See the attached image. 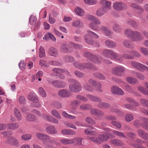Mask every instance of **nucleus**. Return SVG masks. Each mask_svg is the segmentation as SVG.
<instances>
[{"mask_svg":"<svg viewBox=\"0 0 148 148\" xmlns=\"http://www.w3.org/2000/svg\"><path fill=\"white\" fill-rule=\"evenodd\" d=\"M89 26L90 28L95 30H97L99 28V26L93 23H90L89 24Z\"/></svg>","mask_w":148,"mask_h":148,"instance_id":"nucleus-61","label":"nucleus"},{"mask_svg":"<svg viewBox=\"0 0 148 148\" xmlns=\"http://www.w3.org/2000/svg\"><path fill=\"white\" fill-rule=\"evenodd\" d=\"M113 58L117 61H121L124 58L131 59L134 58L133 56H113Z\"/></svg>","mask_w":148,"mask_h":148,"instance_id":"nucleus-31","label":"nucleus"},{"mask_svg":"<svg viewBox=\"0 0 148 148\" xmlns=\"http://www.w3.org/2000/svg\"><path fill=\"white\" fill-rule=\"evenodd\" d=\"M73 64L76 67L81 70H84L86 69H89L93 70H97V67L93 66L91 64L89 63H81L79 62H74Z\"/></svg>","mask_w":148,"mask_h":148,"instance_id":"nucleus-4","label":"nucleus"},{"mask_svg":"<svg viewBox=\"0 0 148 148\" xmlns=\"http://www.w3.org/2000/svg\"><path fill=\"white\" fill-rule=\"evenodd\" d=\"M86 96L90 100L93 101L100 103L102 101L101 99L92 95L87 94Z\"/></svg>","mask_w":148,"mask_h":148,"instance_id":"nucleus-19","label":"nucleus"},{"mask_svg":"<svg viewBox=\"0 0 148 148\" xmlns=\"http://www.w3.org/2000/svg\"><path fill=\"white\" fill-rule=\"evenodd\" d=\"M61 132L63 134L66 135H75L76 134V132L75 131L66 129L61 130Z\"/></svg>","mask_w":148,"mask_h":148,"instance_id":"nucleus-24","label":"nucleus"},{"mask_svg":"<svg viewBox=\"0 0 148 148\" xmlns=\"http://www.w3.org/2000/svg\"><path fill=\"white\" fill-rule=\"evenodd\" d=\"M126 80L128 82L132 84L135 83L137 82V80L136 78L130 77H127Z\"/></svg>","mask_w":148,"mask_h":148,"instance_id":"nucleus-54","label":"nucleus"},{"mask_svg":"<svg viewBox=\"0 0 148 148\" xmlns=\"http://www.w3.org/2000/svg\"><path fill=\"white\" fill-rule=\"evenodd\" d=\"M101 5L103 6V8L107 11L108 10H110V7L111 5V3L110 2L106 0H102L101 1Z\"/></svg>","mask_w":148,"mask_h":148,"instance_id":"nucleus-26","label":"nucleus"},{"mask_svg":"<svg viewBox=\"0 0 148 148\" xmlns=\"http://www.w3.org/2000/svg\"><path fill=\"white\" fill-rule=\"evenodd\" d=\"M61 51L64 53H70L73 51V47L70 46V43L68 44H63L60 47Z\"/></svg>","mask_w":148,"mask_h":148,"instance_id":"nucleus-12","label":"nucleus"},{"mask_svg":"<svg viewBox=\"0 0 148 148\" xmlns=\"http://www.w3.org/2000/svg\"><path fill=\"white\" fill-rule=\"evenodd\" d=\"M89 59L91 61L99 64L101 63L102 59L100 56H89Z\"/></svg>","mask_w":148,"mask_h":148,"instance_id":"nucleus-22","label":"nucleus"},{"mask_svg":"<svg viewBox=\"0 0 148 148\" xmlns=\"http://www.w3.org/2000/svg\"><path fill=\"white\" fill-rule=\"evenodd\" d=\"M112 133L113 134L119 137H122L123 138H126V136L124 135L123 134L122 132L115 130L113 131Z\"/></svg>","mask_w":148,"mask_h":148,"instance_id":"nucleus-51","label":"nucleus"},{"mask_svg":"<svg viewBox=\"0 0 148 148\" xmlns=\"http://www.w3.org/2000/svg\"><path fill=\"white\" fill-rule=\"evenodd\" d=\"M28 99L33 102L32 106L36 107H40V105L39 103V100L38 97L34 93H31L28 95Z\"/></svg>","mask_w":148,"mask_h":148,"instance_id":"nucleus-8","label":"nucleus"},{"mask_svg":"<svg viewBox=\"0 0 148 148\" xmlns=\"http://www.w3.org/2000/svg\"><path fill=\"white\" fill-rule=\"evenodd\" d=\"M131 64L133 67L140 71H143L144 70H148V67L140 63H138L135 62H131Z\"/></svg>","mask_w":148,"mask_h":148,"instance_id":"nucleus-14","label":"nucleus"},{"mask_svg":"<svg viewBox=\"0 0 148 148\" xmlns=\"http://www.w3.org/2000/svg\"><path fill=\"white\" fill-rule=\"evenodd\" d=\"M25 120L29 121H35L37 120V118L31 114H28L25 116Z\"/></svg>","mask_w":148,"mask_h":148,"instance_id":"nucleus-25","label":"nucleus"},{"mask_svg":"<svg viewBox=\"0 0 148 148\" xmlns=\"http://www.w3.org/2000/svg\"><path fill=\"white\" fill-rule=\"evenodd\" d=\"M82 138L79 137H75L73 139L74 143H75L76 145L79 146L82 145Z\"/></svg>","mask_w":148,"mask_h":148,"instance_id":"nucleus-36","label":"nucleus"},{"mask_svg":"<svg viewBox=\"0 0 148 148\" xmlns=\"http://www.w3.org/2000/svg\"><path fill=\"white\" fill-rule=\"evenodd\" d=\"M124 33L127 36L131 38L134 41H139L143 38V36L139 32L133 31L129 28L125 30Z\"/></svg>","mask_w":148,"mask_h":148,"instance_id":"nucleus-2","label":"nucleus"},{"mask_svg":"<svg viewBox=\"0 0 148 148\" xmlns=\"http://www.w3.org/2000/svg\"><path fill=\"white\" fill-rule=\"evenodd\" d=\"M112 124L118 128H120L122 126L121 124L114 120L112 121Z\"/></svg>","mask_w":148,"mask_h":148,"instance_id":"nucleus-60","label":"nucleus"},{"mask_svg":"<svg viewBox=\"0 0 148 148\" xmlns=\"http://www.w3.org/2000/svg\"><path fill=\"white\" fill-rule=\"evenodd\" d=\"M28 99L33 102L32 106L36 107H40V105L39 103V100L38 97L34 93H31L28 95Z\"/></svg>","mask_w":148,"mask_h":148,"instance_id":"nucleus-7","label":"nucleus"},{"mask_svg":"<svg viewBox=\"0 0 148 148\" xmlns=\"http://www.w3.org/2000/svg\"><path fill=\"white\" fill-rule=\"evenodd\" d=\"M84 1L86 4L90 5L95 4L97 2L96 0H84Z\"/></svg>","mask_w":148,"mask_h":148,"instance_id":"nucleus-57","label":"nucleus"},{"mask_svg":"<svg viewBox=\"0 0 148 148\" xmlns=\"http://www.w3.org/2000/svg\"><path fill=\"white\" fill-rule=\"evenodd\" d=\"M8 129L14 130L19 127V125L16 123H11L7 125Z\"/></svg>","mask_w":148,"mask_h":148,"instance_id":"nucleus-34","label":"nucleus"},{"mask_svg":"<svg viewBox=\"0 0 148 148\" xmlns=\"http://www.w3.org/2000/svg\"><path fill=\"white\" fill-rule=\"evenodd\" d=\"M123 44L125 47L131 48L132 47V44L131 42L127 40H125L123 42Z\"/></svg>","mask_w":148,"mask_h":148,"instance_id":"nucleus-55","label":"nucleus"},{"mask_svg":"<svg viewBox=\"0 0 148 148\" xmlns=\"http://www.w3.org/2000/svg\"><path fill=\"white\" fill-rule=\"evenodd\" d=\"M51 113L53 116L56 117L58 119H61L62 117L60 115L58 112L56 110H53L51 111Z\"/></svg>","mask_w":148,"mask_h":148,"instance_id":"nucleus-49","label":"nucleus"},{"mask_svg":"<svg viewBox=\"0 0 148 148\" xmlns=\"http://www.w3.org/2000/svg\"><path fill=\"white\" fill-rule=\"evenodd\" d=\"M131 5L132 8L137 9L139 11V13L142 12L144 11L143 9L141 7L137 5L136 4L132 3L131 4Z\"/></svg>","mask_w":148,"mask_h":148,"instance_id":"nucleus-48","label":"nucleus"},{"mask_svg":"<svg viewBox=\"0 0 148 148\" xmlns=\"http://www.w3.org/2000/svg\"><path fill=\"white\" fill-rule=\"evenodd\" d=\"M58 95L62 97H68L72 96L71 92L67 89H61L58 92Z\"/></svg>","mask_w":148,"mask_h":148,"instance_id":"nucleus-13","label":"nucleus"},{"mask_svg":"<svg viewBox=\"0 0 148 148\" xmlns=\"http://www.w3.org/2000/svg\"><path fill=\"white\" fill-rule=\"evenodd\" d=\"M85 120L87 123L90 124L94 125L96 123L95 121L93 120L90 116H88L86 117Z\"/></svg>","mask_w":148,"mask_h":148,"instance_id":"nucleus-45","label":"nucleus"},{"mask_svg":"<svg viewBox=\"0 0 148 148\" xmlns=\"http://www.w3.org/2000/svg\"><path fill=\"white\" fill-rule=\"evenodd\" d=\"M84 88L86 90L92 92L94 90L93 87L88 84H85L84 85Z\"/></svg>","mask_w":148,"mask_h":148,"instance_id":"nucleus-53","label":"nucleus"},{"mask_svg":"<svg viewBox=\"0 0 148 148\" xmlns=\"http://www.w3.org/2000/svg\"><path fill=\"white\" fill-rule=\"evenodd\" d=\"M138 89L141 93L145 95H148V90L142 86H139L138 87Z\"/></svg>","mask_w":148,"mask_h":148,"instance_id":"nucleus-43","label":"nucleus"},{"mask_svg":"<svg viewBox=\"0 0 148 148\" xmlns=\"http://www.w3.org/2000/svg\"><path fill=\"white\" fill-rule=\"evenodd\" d=\"M113 7L114 9L117 10H120L126 9L127 5L122 2H117L114 4Z\"/></svg>","mask_w":148,"mask_h":148,"instance_id":"nucleus-15","label":"nucleus"},{"mask_svg":"<svg viewBox=\"0 0 148 148\" xmlns=\"http://www.w3.org/2000/svg\"><path fill=\"white\" fill-rule=\"evenodd\" d=\"M90 110V113L93 115L97 116L99 119H101L104 115V113L98 109L92 108Z\"/></svg>","mask_w":148,"mask_h":148,"instance_id":"nucleus-11","label":"nucleus"},{"mask_svg":"<svg viewBox=\"0 0 148 148\" xmlns=\"http://www.w3.org/2000/svg\"><path fill=\"white\" fill-rule=\"evenodd\" d=\"M48 81L49 83L52 84L53 86L59 88V81L52 80L51 79H48Z\"/></svg>","mask_w":148,"mask_h":148,"instance_id":"nucleus-41","label":"nucleus"},{"mask_svg":"<svg viewBox=\"0 0 148 148\" xmlns=\"http://www.w3.org/2000/svg\"><path fill=\"white\" fill-rule=\"evenodd\" d=\"M28 99L33 102L32 106L36 107H40V105L39 103V100L38 97L34 93H31L28 95Z\"/></svg>","mask_w":148,"mask_h":148,"instance_id":"nucleus-9","label":"nucleus"},{"mask_svg":"<svg viewBox=\"0 0 148 148\" xmlns=\"http://www.w3.org/2000/svg\"><path fill=\"white\" fill-rule=\"evenodd\" d=\"M60 142L61 143L65 145H69L74 143L73 139H69L64 138L60 140Z\"/></svg>","mask_w":148,"mask_h":148,"instance_id":"nucleus-35","label":"nucleus"},{"mask_svg":"<svg viewBox=\"0 0 148 148\" xmlns=\"http://www.w3.org/2000/svg\"><path fill=\"white\" fill-rule=\"evenodd\" d=\"M14 115L17 119L18 121H21L22 119V115L21 114L19 110L15 108L14 109Z\"/></svg>","mask_w":148,"mask_h":148,"instance_id":"nucleus-39","label":"nucleus"},{"mask_svg":"<svg viewBox=\"0 0 148 148\" xmlns=\"http://www.w3.org/2000/svg\"><path fill=\"white\" fill-rule=\"evenodd\" d=\"M39 56H45V52L44 48L40 46L39 50Z\"/></svg>","mask_w":148,"mask_h":148,"instance_id":"nucleus-58","label":"nucleus"},{"mask_svg":"<svg viewBox=\"0 0 148 148\" xmlns=\"http://www.w3.org/2000/svg\"><path fill=\"white\" fill-rule=\"evenodd\" d=\"M110 136V134L109 133L104 135H99L98 137L99 144L102 143L103 142L107 141L109 138V136Z\"/></svg>","mask_w":148,"mask_h":148,"instance_id":"nucleus-17","label":"nucleus"},{"mask_svg":"<svg viewBox=\"0 0 148 148\" xmlns=\"http://www.w3.org/2000/svg\"><path fill=\"white\" fill-rule=\"evenodd\" d=\"M125 70V69L124 67L119 66L113 68L112 72L115 75L119 76H123L124 75V72Z\"/></svg>","mask_w":148,"mask_h":148,"instance_id":"nucleus-10","label":"nucleus"},{"mask_svg":"<svg viewBox=\"0 0 148 148\" xmlns=\"http://www.w3.org/2000/svg\"><path fill=\"white\" fill-rule=\"evenodd\" d=\"M141 52L144 55H148V49L144 47L140 48Z\"/></svg>","mask_w":148,"mask_h":148,"instance_id":"nucleus-64","label":"nucleus"},{"mask_svg":"<svg viewBox=\"0 0 148 148\" xmlns=\"http://www.w3.org/2000/svg\"><path fill=\"white\" fill-rule=\"evenodd\" d=\"M92 108V106L89 104L83 103L79 106V108L80 110H90Z\"/></svg>","mask_w":148,"mask_h":148,"instance_id":"nucleus-30","label":"nucleus"},{"mask_svg":"<svg viewBox=\"0 0 148 148\" xmlns=\"http://www.w3.org/2000/svg\"><path fill=\"white\" fill-rule=\"evenodd\" d=\"M87 32L88 34H86L84 36L85 40L89 44L92 45L93 43V41L90 39V36L95 38H99V36L96 33L90 30H87Z\"/></svg>","mask_w":148,"mask_h":148,"instance_id":"nucleus-5","label":"nucleus"},{"mask_svg":"<svg viewBox=\"0 0 148 148\" xmlns=\"http://www.w3.org/2000/svg\"><path fill=\"white\" fill-rule=\"evenodd\" d=\"M46 131L47 133L51 134H57L58 133L56 128L53 126L47 127L46 129Z\"/></svg>","mask_w":148,"mask_h":148,"instance_id":"nucleus-21","label":"nucleus"},{"mask_svg":"<svg viewBox=\"0 0 148 148\" xmlns=\"http://www.w3.org/2000/svg\"><path fill=\"white\" fill-rule=\"evenodd\" d=\"M75 12L77 15L79 16H83L84 14L83 10L79 7L76 8Z\"/></svg>","mask_w":148,"mask_h":148,"instance_id":"nucleus-38","label":"nucleus"},{"mask_svg":"<svg viewBox=\"0 0 148 148\" xmlns=\"http://www.w3.org/2000/svg\"><path fill=\"white\" fill-rule=\"evenodd\" d=\"M28 99L33 102L32 106L36 107H40V105L39 103V100L38 97L34 93H31L28 95Z\"/></svg>","mask_w":148,"mask_h":148,"instance_id":"nucleus-6","label":"nucleus"},{"mask_svg":"<svg viewBox=\"0 0 148 148\" xmlns=\"http://www.w3.org/2000/svg\"><path fill=\"white\" fill-rule=\"evenodd\" d=\"M7 141L8 143L12 144L13 145L16 146H17L19 144L18 140L16 138L13 137L9 138Z\"/></svg>","mask_w":148,"mask_h":148,"instance_id":"nucleus-29","label":"nucleus"},{"mask_svg":"<svg viewBox=\"0 0 148 148\" xmlns=\"http://www.w3.org/2000/svg\"><path fill=\"white\" fill-rule=\"evenodd\" d=\"M112 91L113 94L122 95L124 94V91L121 88L116 86H113Z\"/></svg>","mask_w":148,"mask_h":148,"instance_id":"nucleus-20","label":"nucleus"},{"mask_svg":"<svg viewBox=\"0 0 148 148\" xmlns=\"http://www.w3.org/2000/svg\"><path fill=\"white\" fill-rule=\"evenodd\" d=\"M97 106L100 108H107L110 107V104L106 103L101 102L98 104Z\"/></svg>","mask_w":148,"mask_h":148,"instance_id":"nucleus-37","label":"nucleus"},{"mask_svg":"<svg viewBox=\"0 0 148 148\" xmlns=\"http://www.w3.org/2000/svg\"><path fill=\"white\" fill-rule=\"evenodd\" d=\"M70 46L73 47V49L74 48L76 49H79L82 47V46L78 44H76L73 42L70 43Z\"/></svg>","mask_w":148,"mask_h":148,"instance_id":"nucleus-47","label":"nucleus"},{"mask_svg":"<svg viewBox=\"0 0 148 148\" xmlns=\"http://www.w3.org/2000/svg\"><path fill=\"white\" fill-rule=\"evenodd\" d=\"M32 136L29 134H22L21 137V139L24 140H28L31 139Z\"/></svg>","mask_w":148,"mask_h":148,"instance_id":"nucleus-46","label":"nucleus"},{"mask_svg":"<svg viewBox=\"0 0 148 148\" xmlns=\"http://www.w3.org/2000/svg\"><path fill=\"white\" fill-rule=\"evenodd\" d=\"M101 30L106 36H109L111 34L110 29H109L108 28L105 26L101 27Z\"/></svg>","mask_w":148,"mask_h":148,"instance_id":"nucleus-33","label":"nucleus"},{"mask_svg":"<svg viewBox=\"0 0 148 148\" xmlns=\"http://www.w3.org/2000/svg\"><path fill=\"white\" fill-rule=\"evenodd\" d=\"M29 20L31 25L38 26L39 24L38 23H37V18L35 16L33 15L31 16L29 18Z\"/></svg>","mask_w":148,"mask_h":148,"instance_id":"nucleus-32","label":"nucleus"},{"mask_svg":"<svg viewBox=\"0 0 148 148\" xmlns=\"http://www.w3.org/2000/svg\"><path fill=\"white\" fill-rule=\"evenodd\" d=\"M36 136L38 139L41 140L46 148H57L53 146L52 144L59 145L60 143L56 142L53 139H50V136L40 133H37Z\"/></svg>","mask_w":148,"mask_h":148,"instance_id":"nucleus-1","label":"nucleus"},{"mask_svg":"<svg viewBox=\"0 0 148 148\" xmlns=\"http://www.w3.org/2000/svg\"><path fill=\"white\" fill-rule=\"evenodd\" d=\"M96 87V90L97 92L100 93H101L103 92V90L101 88L102 87V85L101 83H100L97 84Z\"/></svg>","mask_w":148,"mask_h":148,"instance_id":"nucleus-59","label":"nucleus"},{"mask_svg":"<svg viewBox=\"0 0 148 148\" xmlns=\"http://www.w3.org/2000/svg\"><path fill=\"white\" fill-rule=\"evenodd\" d=\"M49 54L51 56H55L58 54L57 50L53 47L49 48L48 51Z\"/></svg>","mask_w":148,"mask_h":148,"instance_id":"nucleus-40","label":"nucleus"},{"mask_svg":"<svg viewBox=\"0 0 148 148\" xmlns=\"http://www.w3.org/2000/svg\"><path fill=\"white\" fill-rule=\"evenodd\" d=\"M72 25L73 26L79 28H82L84 26V23L82 21L78 20L74 21L73 22Z\"/></svg>","mask_w":148,"mask_h":148,"instance_id":"nucleus-27","label":"nucleus"},{"mask_svg":"<svg viewBox=\"0 0 148 148\" xmlns=\"http://www.w3.org/2000/svg\"><path fill=\"white\" fill-rule=\"evenodd\" d=\"M94 127L92 126H90L89 128H88L85 130L84 131V133L85 134L87 135H90L94 136L97 134V133L95 131H91V129H93Z\"/></svg>","mask_w":148,"mask_h":148,"instance_id":"nucleus-28","label":"nucleus"},{"mask_svg":"<svg viewBox=\"0 0 148 148\" xmlns=\"http://www.w3.org/2000/svg\"><path fill=\"white\" fill-rule=\"evenodd\" d=\"M62 115L63 117L66 118L70 119H76V116L69 114L64 112H62Z\"/></svg>","mask_w":148,"mask_h":148,"instance_id":"nucleus-42","label":"nucleus"},{"mask_svg":"<svg viewBox=\"0 0 148 148\" xmlns=\"http://www.w3.org/2000/svg\"><path fill=\"white\" fill-rule=\"evenodd\" d=\"M137 132L140 136L145 139L147 140L148 139V134L143 130L139 129L138 130Z\"/></svg>","mask_w":148,"mask_h":148,"instance_id":"nucleus-23","label":"nucleus"},{"mask_svg":"<svg viewBox=\"0 0 148 148\" xmlns=\"http://www.w3.org/2000/svg\"><path fill=\"white\" fill-rule=\"evenodd\" d=\"M76 98L78 99L81 100L84 102H86L88 101V99L86 97L80 95H76Z\"/></svg>","mask_w":148,"mask_h":148,"instance_id":"nucleus-52","label":"nucleus"},{"mask_svg":"<svg viewBox=\"0 0 148 148\" xmlns=\"http://www.w3.org/2000/svg\"><path fill=\"white\" fill-rule=\"evenodd\" d=\"M38 92L39 95L42 97H46V91L42 87H39L38 89Z\"/></svg>","mask_w":148,"mask_h":148,"instance_id":"nucleus-44","label":"nucleus"},{"mask_svg":"<svg viewBox=\"0 0 148 148\" xmlns=\"http://www.w3.org/2000/svg\"><path fill=\"white\" fill-rule=\"evenodd\" d=\"M66 126L70 128L76 130L77 129V127L73 123L70 122L67 123L65 124Z\"/></svg>","mask_w":148,"mask_h":148,"instance_id":"nucleus-63","label":"nucleus"},{"mask_svg":"<svg viewBox=\"0 0 148 148\" xmlns=\"http://www.w3.org/2000/svg\"><path fill=\"white\" fill-rule=\"evenodd\" d=\"M140 102L144 106L148 107V100L145 99H141L140 100Z\"/></svg>","mask_w":148,"mask_h":148,"instance_id":"nucleus-62","label":"nucleus"},{"mask_svg":"<svg viewBox=\"0 0 148 148\" xmlns=\"http://www.w3.org/2000/svg\"><path fill=\"white\" fill-rule=\"evenodd\" d=\"M107 12L104 8L102 7L97 9L96 12V14L98 16L101 17L104 15Z\"/></svg>","mask_w":148,"mask_h":148,"instance_id":"nucleus-18","label":"nucleus"},{"mask_svg":"<svg viewBox=\"0 0 148 148\" xmlns=\"http://www.w3.org/2000/svg\"><path fill=\"white\" fill-rule=\"evenodd\" d=\"M69 81L72 83L69 86V89L70 92H78L81 90V85L78 81L73 79H69Z\"/></svg>","mask_w":148,"mask_h":148,"instance_id":"nucleus-3","label":"nucleus"},{"mask_svg":"<svg viewBox=\"0 0 148 148\" xmlns=\"http://www.w3.org/2000/svg\"><path fill=\"white\" fill-rule=\"evenodd\" d=\"M112 144L116 146H120L122 145V142L119 140H112Z\"/></svg>","mask_w":148,"mask_h":148,"instance_id":"nucleus-56","label":"nucleus"},{"mask_svg":"<svg viewBox=\"0 0 148 148\" xmlns=\"http://www.w3.org/2000/svg\"><path fill=\"white\" fill-rule=\"evenodd\" d=\"M53 71L56 74V75H58L61 73H65L68 75H70V74L69 71L66 69H63L60 68L54 69H52Z\"/></svg>","mask_w":148,"mask_h":148,"instance_id":"nucleus-16","label":"nucleus"},{"mask_svg":"<svg viewBox=\"0 0 148 148\" xmlns=\"http://www.w3.org/2000/svg\"><path fill=\"white\" fill-rule=\"evenodd\" d=\"M125 119L127 122H129L133 120L134 119L133 115L130 114H127L125 115Z\"/></svg>","mask_w":148,"mask_h":148,"instance_id":"nucleus-50","label":"nucleus"}]
</instances>
